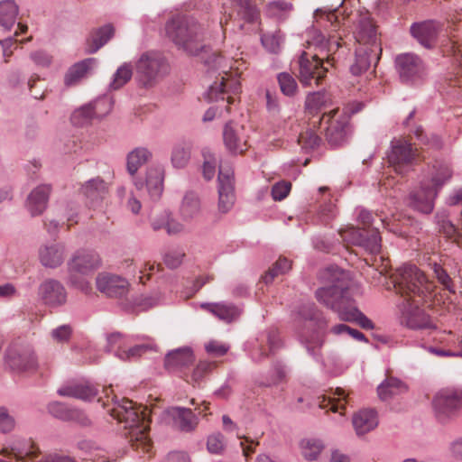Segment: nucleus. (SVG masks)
<instances>
[{"instance_id": "obj_1", "label": "nucleus", "mask_w": 462, "mask_h": 462, "mask_svg": "<svg viewBox=\"0 0 462 462\" xmlns=\"http://www.w3.org/2000/svg\"><path fill=\"white\" fill-rule=\"evenodd\" d=\"M165 34L176 48L187 55L198 56L205 51V28L193 16L175 14L165 23Z\"/></svg>"}, {"instance_id": "obj_2", "label": "nucleus", "mask_w": 462, "mask_h": 462, "mask_svg": "<svg viewBox=\"0 0 462 462\" xmlns=\"http://www.w3.org/2000/svg\"><path fill=\"white\" fill-rule=\"evenodd\" d=\"M321 279L329 285L318 289L315 292L316 299L319 303L337 312L340 319L341 312L346 311L353 302L346 296V273L337 266H329L322 272Z\"/></svg>"}, {"instance_id": "obj_3", "label": "nucleus", "mask_w": 462, "mask_h": 462, "mask_svg": "<svg viewBox=\"0 0 462 462\" xmlns=\"http://www.w3.org/2000/svg\"><path fill=\"white\" fill-rule=\"evenodd\" d=\"M112 417L125 423L129 429V438L133 447H142L144 451L149 450L150 439L147 436L149 426L145 422L144 414L138 411L128 399L115 400V406L110 411Z\"/></svg>"}, {"instance_id": "obj_4", "label": "nucleus", "mask_w": 462, "mask_h": 462, "mask_svg": "<svg viewBox=\"0 0 462 462\" xmlns=\"http://www.w3.org/2000/svg\"><path fill=\"white\" fill-rule=\"evenodd\" d=\"M395 289L402 295L416 302L424 300L432 290L424 273L415 265H405L399 269Z\"/></svg>"}, {"instance_id": "obj_5", "label": "nucleus", "mask_w": 462, "mask_h": 462, "mask_svg": "<svg viewBox=\"0 0 462 462\" xmlns=\"http://www.w3.org/2000/svg\"><path fill=\"white\" fill-rule=\"evenodd\" d=\"M170 73V65L161 53L146 51L135 62V79L143 86L156 84Z\"/></svg>"}, {"instance_id": "obj_6", "label": "nucleus", "mask_w": 462, "mask_h": 462, "mask_svg": "<svg viewBox=\"0 0 462 462\" xmlns=\"http://www.w3.org/2000/svg\"><path fill=\"white\" fill-rule=\"evenodd\" d=\"M432 407L437 420L441 423L448 422L462 411V391L440 390L432 400Z\"/></svg>"}, {"instance_id": "obj_7", "label": "nucleus", "mask_w": 462, "mask_h": 462, "mask_svg": "<svg viewBox=\"0 0 462 462\" xmlns=\"http://www.w3.org/2000/svg\"><path fill=\"white\" fill-rule=\"evenodd\" d=\"M417 156V150L411 143L401 139L392 141L391 151L387 153L389 164L401 175L411 170L416 163Z\"/></svg>"}, {"instance_id": "obj_8", "label": "nucleus", "mask_w": 462, "mask_h": 462, "mask_svg": "<svg viewBox=\"0 0 462 462\" xmlns=\"http://www.w3.org/2000/svg\"><path fill=\"white\" fill-rule=\"evenodd\" d=\"M5 362L16 372L34 370L37 367L34 352L29 345L12 344L6 350Z\"/></svg>"}, {"instance_id": "obj_9", "label": "nucleus", "mask_w": 462, "mask_h": 462, "mask_svg": "<svg viewBox=\"0 0 462 462\" xmlns=\"http://www.w3.org/2000/svg\"><path fill=\"white\" fill-rule=\"evenodd\" d=\"M395 68L402 83H409L425 74L422 60L413 53H402L395 58Z\"/></svg>"}, {"instance_id": "obj_10", "label": "nucleus", "mask_w": 462, "mask_h": 462, "mask_svg": "<svg viewBox=\"0 0 462 462\" xmlns=\"http://www.w3.org/2000/svg\"><path fill=\"white\" fill-rule=\"evenodd\" d=\"M314 60H310L308 54L303 51L299 59V78L303 85H320L323 84V79L327 73L320 60L317 58V55L312 57Z\"/></svg>"}, {"instance_id": "obj_11", "label": "nucleus", "mask_w": 462, "mask_h": 462, "mask_svg": "<svg viewBox=\"0 0 462 462\" xmlns=\"http://www.w3.org/2000/svg\"><path fill=\"white\" fill-rule=\"evenodd\" d=\"M217 180L218 211L222 214H226L233 208L236 200L234 173L230 169L225 171L220 166Z\"/></svg>"}, {"instance_id": "obj_12", "label": "nucleus", "mask_w": 462, "mask_h": 462, "mask_svg": "<svg viewBox=\"0 0 462 462\" xmlns=\"http://www.w3.org/2000/svg\"><path fill=\"white\" fill-rule=\"evenodd\" d=\"M401 323L411 329H436L430 316L418 306L404 305L402 310Z\"/></svg>"}, {"instance_id": "obj_13", "label": "nucleus", "mask_w": 462, "mask_h": 462, "mask_svg": "<svg viewBox=\"0 0 462 462\" xmlns=\"http://www.w3.org/2000/svg\"><path fill=\"white\" fill-rule=\"evenodd\" d=\"M38 295L44 304L51 307L63 305L67 300L65 287L60 282L51 278L40 284Z\"/></svg>"}, {"instance_id": "obj_14", "label": "nucleus", "mask_w": 462, "mask_h": 462, "mask_svg": "<svg viewBox=\"0 0 462 462\" xmlns=\"http://www.w3.org/2000/svg\"><path fill=\"white\" fill-rule=\"evenodd\" d=\"M244 126L233 121L226 123L223 130V140L226 148L233 154L243 153L247 150V140Z\"/></svg>"}, {"instance_id": "obj_15", "label": "nucleus", "mask_w": 462, "mask_h": 462, "mask_svg": "<svg viewBox=\"0 0 462 462\" xmlns=\"http://www.w3.org/2000/svg\"><path fill=\"white\" fill-rule=\"evenodd\" d=\"M356 39L359 44L358 46L372 48L374 51V55L382 54L383 50L376 27L369 17L360 19Z\"/></svg>"}, {"instance_id": "obj_16", "label": "nucleus", "mask_w": 462, "mask_h": 462, "mask_svg": "<svg viewBox=\"0 0 462 462\" xmlns=\"http://www.w3.org/2000/svg\"><path fill=\"white\" fill-rule=\"evenodd\" d=\"M128 282L117 275L103 273L97 277V290L110 298H121L127 294Z\"/></svg>"}, {"instance_id": "obj_17", "label": "nucleus", "mask_w": 462, "mask_h": 462, "mask_svg": "<svg viewBox=\"0 0 462 462\" xmlns=\"http://www.w3.org/2000/svg\"><path fill=\"white\" fill-rule=\"evenodd\" d=\"M171 420L172 428L180 432L189 433L196 430L199 424L198 416L189 408L175 406L167 411Z\"/></svg>"}, {"instance_id": "obj_18", "label": "nucleus", "mask_w": 462, "mask_h": 462, "mask_svg": "<svg viewBox=\"0 0 462 462\" xmlns=\"http://www.w3.org/2000/svg\"><path fill=\"white\" fill-rule=\"evenodd\" d=\"M57 393L60 396L89 402L97 395L98 390L88 381H72L60 387Z\"/></svg>"}, {"instance_id": "obj_19", "label": "nucleus", "mask_w": 462, "mask_h": 462, "mask_svg": "<svg viewBox=\"0 0 462 462\" xmlns=\"http://www.w3.org/2000/svg\"><path fill=\"white\" fill-rule=\"evenodd\" d=\"M438 196L436 190L427 183H422L420 189L410 194L409 206L423 214H430L434 208V200Z\"/></svg>"}, {"instance_id": "obj_20", "label": "nucleus", "mask_w": 462, "mask_h": 462, "mask_svg": "<svg viewBox=\"0 0 462 462\" xmlns=\"http://www.w3.org/2000/svg\"><path fill=\"white\" fill-rule=\"evenodd\" d=\"M439 24L434 21L414 23L411 26V35L425 48L434 47L439 34Z\"/></svg>"}, {"instance_id": "obj_21", "label": "nucleus", "mask_w": 462, "mask_h": 462, "mask_svg": "<svg viewBox=\"0 0 462 462\" xmlns=\"http://www.w3.org/2000/svg\"><path fill=\"white\" fill-rule=\"evenodd\" d=\"M51 186L42 184L34 188L27 197L26 208L32 217L42 215L47 208Z\"/></svg>"}, {"instance_id": "obj_22", "label": "nucleus", "mask_w": 462, "mask_h": 462, "mask_svg": "<svg viewBox=\"0 0 462 462\" xmlns=\"http://www.w3.org/2000/svg\"><path fill=\"white\" fill-rule=\"evenodd\" d=\"M65 254L66 248L63 244H46L39 248V260L44 267L55 269L63 263Z\"/></svg>"}, {"instance_id": "obj_23", "label": "nucleus", "mask_w": 462, "mask_h": 462, "mask_svg": "<svg viewBox=\"0 0 462 462\" xmlns=\"http://www.w3.org/2000/svg\"><path fill=\"white\" fill-rule=\"evenodd\" d=\"M100 264L97 254L86 252H76L71 259L68 262V272H79L80 274H88L97 269Z\"/></svg>"}, {"instance_id": "obj_24", "label": "nucleus", "mask_w": 462, "mask_h": 462, "mask_svg": "<svg viewBox=\"0 0 462 462\" xmlns=\"http://www.w3.org/2000/svg\"><path fill=\"white\" fill-rule=\"evenodd\" d=\"M194 362V355L190 347H180L170 351L164 358V367L169 372H176L190 365Z\"/></svg>"}, {"instance_id": "obj_25", "label": "nucleus", "mask_w": 462, "mask_h": 462, "mask_svg": "<svg viewBox=\"0 0 462 462\" xmlns=\"http://www.w3.org/2000/svg\"><path fill=\"white\" fill-rule=\"evenodd\" d=\"M374 54V51L372 48L358 46L356 50L355 62L350 67L351 73L355 76H358L366 71L372 63L376 64L380 60L381 54Z\"/></svg>"}, {"instance_id": "obj_26", "label": "nucleus", "mask_w": 462, "mask_h": 462, "mask_svg": "<svg viewBox=\"0 0 462 462\" xmlns=\"http://www.w3.org/2000/svg\"><path fill=\"white\" fill-rule=\"evenodd\" d=\"M352 423L358 436L365 435L377 427L376 411L372 409L361 410L354 414Z\"/></svg>"}, {"instance_id": "obj_27", "label": "nucleus", "mask_w": 462, "mask_h": 462, "mask_svg": "<svg viewBox=\"0 0 462 462\" xmlns=\"http://www.w3.org/2000/svg\"><path fill=\"white\" fill-rule=\"evenodd\" d=\"M332 105V96L326 88L309 93L305 100L306 112L312 116L319 114L322 109Z\"/></svg>"}, {"instance_id": "obj_28", "label": "nucleus", "mask_w": 462, "mask_h": 462, "mask_svg": "<svg viewBox=\"0 0 462 462\" xmlns=\"http://www.w3.org/2000/svg\"><path fill=\"white\" fill-rule=\"evenodd\" d=\"M356 244L372 254H379L381 251V236L377 228L367 230L357 229L355 231Z\"/></svg>"}, {"instance_id": "obj_29", "label": "nucleus", "mask_w": 462, "mask_h": 462, "mask_svg": "<svg viewBox=\"0 0 462 462\" xmlns=\"http://www.w3.org/2000/svg\"><path fill=\"white\" fill-rule=\"evenodd\" d=\"M97 63L95 58H87L73 64L65 74L64 83L67 86L78 84L82 79L86 78L88 71Z\"/></svg>"}, {"instance_id": "obj_30", "label": "nucleus", "mask_w": 462, "mask_h": 462, "mask_svg": "<svg viewBox=\"0 0 462 462\" xmlns=\"http://www.w3.org/2000/svg\"><path fill=\"white\" fill-rule=\"evenodd\" d=\"M115 29L111 24H105L95 30L87 40L86 52L94 54L106 45L114 36Z\"/></svg>"}, {"instance_id": "obj_31", "label": "nucleus", "mask_w": 462, "mask_h": 462, "mask_svg": "<svg viewBox=\"0 0 462 462\" xmlns=\"http://www.w3.org/2000/svg\"><path fill=\"white\" fill-rule=\"evenodd\" d=\"M434 220L439 233H441L445 237L452 239L457 245H462V234L450 220L447 211H438L435 214Z\"/></svg>"}, {"instance_id": "obj_32", "label": "nucleus", "mask_w": 462, "mask_h": 462, "mask_svg": "<svg viewBox=\"0 0 462 462\" xmlns=\"http://www.w3.org/2000/svg\"><path fill=\"white\" fill-rule=\"evenodd\" d=\"M408 391L405 383L396 377L385 378L377 387V393L382 401H389Z\"/></svg>"}, {"instance_id": "obj_33", "label": "nucleus", "mask_w": 462, "mask_h": 462, "mask_svg": "<svg viewBox=\"0 0 462 462\" xmlns=\"http://www.w3.org/2000/svg\"><path fill=\"white\" fill-rule=\"evenodd\" d=\"M145 188L152 200L161 198L163 190V171L160 167H150L146 171Z\"/></svg>"}, {"instance_id": "obj_34", "label": "nucleus", "mask_w": 462, "mask_h": 462, "mask_svg": "<svg viewBox=\"0 0 462 462\" xmlns=\"http://www.w3.org/2000/svg\"><path fill=\"white\" fill-rule=\"evenodd\" d=\"M81 192L88 199L90 206L94 207L101 201L107 192L106 182L100 177L87 181L81 188Z\"/></svg>"}, {"instance_id": "obj_35", "label": "nucleus", "mask_w": 462, "mask_h": 462, "mask_svg": "<svg viewBox=\"0 0 462 462\" xmlns=\"http://www.w3.org/2000/svg\"><path fill=\"white\" fill-rule=\"evenodd\" d=\"M201 308L226 323L232 322L240 315L239 309L232 303H203Z\"/></svg>"}, {"instance_id": "obj_36", "label": "nucleus", "mask_w": 462, "mask_h": 462, "mask_svg": "<svg viewBox=\"0 0 462 462\" xmlns=\"http://www.w3.org/2000/svg\"><path fill=\"white\" fill-rule=\"evenodd\" d=\"M201 203L197 193L188 191L183 197L180 208V214L183 220L189 221L197 217L200 213Z\"/></svg>"}, {"instance_id": "obj_37", "label": "nucleus", "mask_w": 462, "mask_h": 462, "mask_svg": "<svg viewBox=\"0 0 462 462\" xmlns=\"http://www.w3.org/2000/svg\"><path fill=\"white\" fill-rule=\"evenodd\" d=\"M152 157V152L145 147H137L131 151L126 157V169L128 173L134 177L139 168L151 160Z\"/></svg>"}, {"instance_id": "obj_38", "label": "nucleus", "mask_w": 462, "mask_h": 462, "mask_svg": "<svg viewBox=\"0 0 462 462\" xmlns=\"http://www.w3.org/2000/svg\"><path fill=\"white\" fill-rule=\"evenodd\" d=\"M430 183V188L436 190L437 194L442 187L452 178L453 171L448 163L439 162L434 165Z\"/></svg>"}, {"instance_id": "obj_39", "label": "nucleus", "mask_w": 462, "mask_h": 462, "mask_svg": "<svg viewBox=\"0 0 462 462\" xmlns=\"http://www.w3.org/2000/svg\"><path fill=\"white\" fill-rule=\"evenodd\" d=\"M18 14V5L14 0H3L0 2V26L5 30H10L15 23Z\"/></svg>"}, {"instance_id": "obj_40", "label": "nucleus", "mask_w": 462, "mask_h": 462, "mask_svg": "<svg viewBox=\"0 0 462 462\" xmlns=\"http://www.w3.org/2000/svg\"><path fill=\"white\" fill-rule=\"evenodd\" d=\"M346 124L342 121L330 122L326 129V139L333 146H341L346 140Z\"/></svg>"}, {"instance_id": "obj_41", "label": "nucleus", "mask_w": 462, "mask_h": 462, "mask_svg": "<svg viewBox=\"0 0 462 462\" xmlns=\"http://www.w3.org/2000/svg\"><path fill=\"white\" fill-rule=\"evenodd\" d=\"M339 319L346 322L356 323L364 329L371 330L374 328V322L353 304L349 305V308L346 311L341 312V318Z\"/></svg>"}, {"instance_id": "obj_42", "label": "nucleus", "mask_w": 462, "mask_h": 462, "mask_svg": "<svg viewBox=\"0 0 462 462\" xmlns=\"http://www.w3.org/2000/svg\"><path fill=\"white\" fill-rule=\"evenodd\" d=\"M299 314L302 319L314 322V325L319 330L327 328V320L314 303L302 304L299 310Z\"/></svg>"}, {"instance_id": "obj_43", "label": "nucleus", "mask_w": 462, "mask_h": 462, "mask_svg": "<svg viewBox=\"0 0 462 462\" xmlns=\"http://www.w3.org/2000/svg\"><path fill=\"white\" fill-rule=\"evenodd\" d=\"M191 147L187 143H178L172 147L171 161L176 169L185 168L190 160Z\"/></svg>"}, {"instance_id": "obj_44", "label": "nucleus", "mask_w": 462, "mask_h": 462, "mask_svg": "<svg viewBox=\"0 0 462 462\" xmlns=\"http://www.w3.org/2000/svg\"><path fill=\"white\" fill-rule=\"evenodd\" d=\"M284 42V34L281 30L266 32L261 35V43L270 53L277 54L282 51Z\"/></svg>"}, {"instance_id": "obj_45", "label": "nucleus", "mask_w": 462, "mask_h": 462, "mask_svg": "<svg viewBox=\"0 0 462 462\" xmlns=\"http://www.w3.org/2000/svg\"><path fill=\"white\" fill-rule=\"evenodd\" d=\"M300 341L310 356L317 357L319 355L317 350L322 347L325 342V336L319 331H315L310 335L300 334Z\"/></svg>"}, {"instance_id": "obj_46", "label": "nucleus", "mask_w": 462, "mask_h": 462, "mask_svg": "<svg viewBox=\"0 0 462 462\" xmlns=\"http://www.w3.org/2000/svg\"><path fill=\"white\" fill-rule=\"evenodd\" d=\"M236 8L237 15L247 23H254L259 15L256 6L251 0H231Z\"/></svg>"}, {"instance_id": "obj_47", "label": "nucleus", "mask_w": 462, "mask_h": 462, "mask_svg": "<svg viewBox=\"0 0 462 462\" xmlns=\"http://www.w3.org/2000/svg\"><path fill=\"white\" fill-rule=\"evenodd\" d=\"M95 116L93 105L89 103L74 110L71 114L70 121L73 125L82 127L90 124Z\"/></svg>"}, {"instance_id": "obj_48", "label": "nucleus", "mask_w": 462, "mask_h": 462, "mask_svg": "<svg viewBox=\"0 0 462 462\" xmlns=\"http://www.w3.org/2000/svg\"><path fill=\"white\" fill-rule=\"evenodd\" d=\"M133 66L131 63H123L114 73L110 87H124L133 78Z\"/></svg>"}, {"instance_id": "obj_49", "label": "nucleus", "mask_w": 462, "mask_h": 462, "mask_svg": "<svg viewBox=\"0 0 462 462\" xmlns=\"http://www.w3.org/2000/svg\"><path fill=\"white\" fill-rule=\"evenodd\" d=\"M291 268V262L285 257H280L273 266L263 277V282L271 283L279 274L287 273Z\"/></svg>"}, {"instance_id": "obj_50", "label": "nucleus", "mask_w": 462, "mask_h": 462, "mask_svg": "<svg viewBox=\"0 0 462 462\" xmlns=\"http://www.w3.org/2000/svg\"><path fill=\"white\" fill-rule=\"evenodd\" d=\"M430 265L436 279L444 287V289L448 291L450 293H456L454 282L442 265L436 262L430 263Z\"/></svg>"}, {"instance_id": "obj_51", "label": "nucleus", "mask_w": 462, "mask_h": 462, "mask_svg": "<svg viewBox=\"0 0 462 462\" xmlns=\"http://www.w3.org/2000/svg\"><path fill=\"white\" fill-rule=\"evenodd\" d=\"M302 454L308 460L317 459L324 446L319 439H303L300 442Z\"/></svg>"}, {"instance_id": "obj_52", "label": "nucleus", "mask_w": 462, "mask_h": 462, "mask_svg": "<svg viewBox=\"0 0 462 462\" xmlns=\"http://www.w3.org/2000/svg\"><path fill=\"white\" fill-rule=\"evenodd\" d=\"M299 143L306 151L315 150L321 143V138L314 131L309 129L299 136Z\"/></svg>"}, {"instance_id": "obj_53", "label": "nucleus", "mask_w": 462, "mask_h": 462, "mask_svg": "<svg viewBox=\"0 0 462 462\" xmlns=\"http://www.w3.org/2000/svg\"><path fill=\"white\" fill-rule=\"evenodd\" d=\"M48 411L53 417L64 421H69L73 408H69L60 402H52L49 403Z\"/></svg>"}, {"instance_id": "obj_54", "label": "nucleus", "mask_w": 462, "mask_h": 462, "mask_svg": "<svg viewBox=\"0 0 462 462\" xmlns=\"http://www.w3.org/2000/svg\"><path fill=\"white\" fill-rule=\"evenodd\" d=\"M286 373L281 363H276L273 366V372L265 381L259 383L261 386L271 387L280 383L285 378Z\"/></svg>"}, {"instance_id": "obj_55", "label": "nucleus", "mask_w": 462, "mask_h": 462, "mask_svg": "<svg viewBox=\"0 0 462 462\" xmlns=\"http://www.w3.org/2000/svg\"><path fill=\"white\" fill-rule=\"evenodd\" d=\"M150 348L149 345L141 344L135 345L134 346L129 348L128 350H119L116 352V356L122 360H133L141 356L143 353H145Z\"/></svg>"}, {"instance_id": "obj_56", "label": "nucleus", "mask_w": 462, "mask_h": 462, "mask_svg": "<svg viewBox=\"0 0 462 462\" xmlns=\"http://www.w3.org/2000/svg\"><path fill=\"white\" fill-rule=\"evenodd\" d=\"M68 273H69L68 283L71 287L78 289L85 293H88L90 291L91 287L89 285V282L82 276L83 274H80L79 272H68Z\"/></svg>"}, {"instance_id": "obj_57", "label": "nucleus", "mask_w": 462, "mask_h": 462, "mask_svg": "<svg viewBox=\"0 0 462 462\" xmlns=\"http://www.w3.org/2000/svg\"><path fill=\"white\" fill-rule=\"evenodd\" d=\"M92 105L96 116H104L113 108L112 98L106 95L96 99Z\"/></svg>"}, {"instance_id": "obj_58", "label": "nucleus", "mask_w": 462, "mask_h": 462, "mask_svg": "<svg viewBox=\"0 0 462 462\" xmlns=\"http://www.w3.org/2000/svg\"><path fill=\"white\" fill-rule=\"evenodd\" d=\"M336 394L338 396V399L337 401H336L335 398L333 399H329L328 403L325 404L324 402H326L325 399H323L322 402H319V406L320 409H325L327 408L328 405L330 406V410L334 412H337L340 409H343L344 408V405L341 403V402H347L346 401V393H345V390L341 389V388H337L336 390Z\"/></svg>"}, {"instance_id": "obj_59", "label": "nucleus", "mask_w": 462, "mask_h": 462, "mask_svg": "<svg viewBox=\"0 0 462 462\" xmlns=\"http://www.w3.org/2000/svg\"><path fill=\"white\" fill-rule=\"evenodd\" d=\"M291 4L285 1H275L270 3L268 5V11L271 15L278 18H285L286 14L291 10Z\"/></svg>"}, {"instance_id": "obj_60", "label": "nucleus", "mask_w": 462, "mask_h": 462, "mask_svg": "<svg viewBox=\"0 0 462 462\" xmlns=\"http://www.w3.org/2000/svg\"><path fill=\"white\" fill-rule=\"evenodd\" d=\"M228 95L227 88H208L203 94V97L207 102L224 101L226 98L231 103V97Z\"/></svg>"}, {"instance_id": "obj_61", "label": "nucleus", "mask_w": 462, "mask_h": 462, "mask_svg": "<svg viewBox=\"0 0 462 462\" xmlns=\"http://www.w3.org/2000/svg\"><path fill=\"white\" fill-rule=\"evenodd\" d=\"M291 189V183L290 181H279L272 188V197L276 201L282 200L289 195Z\"/></svg>"}, {"instance_id": "obj_62", "label": "nucleus", "mask_w": 462, "mask_h": 462, "mask_svg": "<svg viewBox=\"0 0 462 462\" xmlns=\"http://www.w3.org/2000/svg\"><path fill=\"white\" fill-rule=\"evenodd\" d=\"M224 436L221 433L210 435L207 440V448L212 454H220L224 450Z\"/></svg>"}, {"instance_id": "obj_63", "label": "nucleus", "mask_w": 462, "mask_h": 462, "mask_svg": "<svg viewBox=\"0 0 462 462\" xmlns=\"http://www.w3.org/2000/svg\"><path fill=\"white\" fill-rule=\"evenodd\" d=\"M15 427L14 419L9 414L5 407H0V432H11Z\"/></svg>"}, {"instance_id": "obj_64", "label": "nucleus", "mask_w": 462, "mask_h": 462, "mask_svg": "<svg viewBox=\"0 0 462 462\" xmlns=\"http://www.w3.org/2000/svg\"><path fill=\"white\" fill-rule=\"evenodd\" d=\"M72 334V328L69 325H61L51 331V337L58 343L69 341Z\"/></svg>"}]
</instances>
